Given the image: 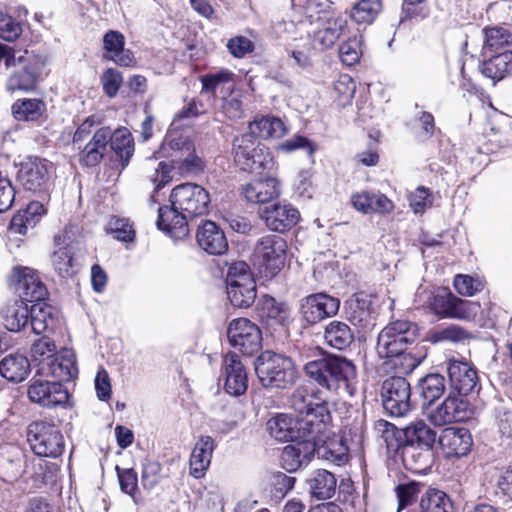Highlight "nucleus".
Here are the masks:
<instances>
[{"instance_id": "cd10ccee", "label": "nucleus", "mask_w": 512, "mask_h": 512, "mask_svg": "<svg viewBox=\"0 0 512 512\" xmlns=\"http://www.w3.org/2000/svg\"><path fill=\"white\" fill-rule=\"evenodd\" d=\"M438 442L447 457L467 455L473 443L469 430L455 427L444 429L439 436Z\"/></svg>"}, {"instance_id": "052dcab7", "label": "nucleus", "mask_w": 512, "mask_h": 512, "mask_svg": "<svg viewBox=\"0 0 512 512\" xmlns=\"http://www.w3.org/2000/svg\"><path fill=\"white\" fill-rule=\"evenodd\" d=\"M172 168L173 166L166 162L158 163V167L155 168L154 173L150 176L151 182L155 185L154 191L149 198V204L152 206L159 202L158 194L161 187L165 186L172 180Z\"/></svg>"}, {"instance_id": "79ce46f5", "label": "nucleus", "mask_w": 512, "mask_h": 512, "mask_svg": "<svg viewBox=\"0 0 512 512\" xmlns=\"http://www.w3.org/2000/svg\"><path fill=\"white\" fill-rule=\"evenodd\" d=\"M192 145L193 142L182 132L170 128L164 137L160 147V153L162 156L172 158V162L175 163L179 155H183L184 152H187Z\"/></svg>"}, {"instance_id": "a18cd8bd", "label": "nucleus", "mask_w": 512, "mask_h": 512, "mask_svg": "<svg viewBox=\"0 0 512 512\" xmlns=\"http://www.w3.org/2000/svg\"><path fill=\"white\" fill-rule=\"evenodd\" d=\"M419 395L427 401V405H433L446 389V380L439 373H430L420 378L416 385Z\"/></svg>"}, {"instance_id": "b1692460", "label": "nucleus", "mask_w": 512, "mask_h": 512, "mask_svg": "<svg viewBox=\"0 0 512 512\" xmlns=\"http://www.w3.org/2000/svg\"><path fill=\"white\" fill-rule=\"evenodd\" d=\"M78 369L75 354L70 349H62L43 368L39 376L52 377L54 382L70 381L76 377Z\"/></svg>"}, {"instance_id": "603ef678", "label": "nucleus", "mask_w": 512, "mask_h": 512, "mask_svg": "<svg viewBox=\"0 0 512 512\" xmlns=\"http://www.w3.org/2000/svg\"><path fill=\"white\" fill-rule=\"evenodd\" d=\"M382 10V0H360L350 11V18L357 24H371Z\"/></svg>"}, {"instance_id": "dca6fc26", "label": "nucleus", "mask_w": 512, "mask_h": 512, "mask_svg": "<svg viewBox=\"0 0 512 512\" xmlns=\"http://www.w3.org/2000/svg\"><path fill=\"white\" fill-rule=\"evenodd\" d=\"M447 373L451 389L459 396H467L480 390L477 371L469 362L449 359Z\"/></svg>"}, {"instance_id": "58836bf2", "label": "nucleus", "mask_w": 512, "mask_h": 512, "mask_svg": "<svg viewBox=\"0 0 512 512\" xmlns=\"http://www.w3.org/2000/svg\"><path fill=\"white\" fill-rule=\"evenodd\" d=\"M31 363L22 354H9L0 361V375L11 382H21L30 372Z\"/></svg>"}, {"instance_id": "0e129e2a", "label": "nucleus", "mask_w": 512, "mask_h": 512, "mask_svg": "<svg viewBox=\"0 0 512 512\" xmlns=\"http://www.w3.org/2000/svg\"><path fill=\"white\" fill-rule=\"evenodd\" d=\"M22 34V25L11 15L0 10V38L12 42Z\"/></svg>"}, {"instance_id": "5701e85b", "label": "nucleus", "mask_w": 512, "mask_h": 512, "mask_svg": "<svg viewBox=\"0 0 512 512\" xmlns=\"http://www.w3.org/2000/svg\"><path fill=\"white\" fill-rule=\"evenodd\" d=\"M224 389L231 396L238 397L248 388V377L244 365L235 353H228L224 358Z\"/></svg>"}, {"instance_id": "f3484780", "label": "nucleus", "mask_w": 512, "mask_h": 512, "mask_svg": "<svg viewBox=\"0 0 512 512\" xmlns=\"http://www.w3.org/2000/svg\"><path fill=\"white\" fill-rule=\"evenodd\" d=\"M52 168L46 159L29 157L20 164L18 179L26 190L40 191L48 183Z\"/></svg>"}, {"instance_id": "864d4df0", "label": "nucleus", "mask_w": 512, "mask_h": 512, "mask_svg": "<svg viewBox=\"0 0 512 512\" xmlns=\"http://www.w3.org/2000/svg\"><path fill=\"white\" fill-rule=\"evenodd\" d=\"M421 512H451L452 503L446 493L428 489L420 501Z\"/></svg>"}, {"instance_id": "2f4dec72", "label": "nucleus", "mask_w": 512, "mask_h": 512, "mask_svg": "<svg viewBox=\"0 0 512 512\" xmlns=\"http://www.w3.org/2000/svg\"><path fill=\"white\" fill-rule=\"evenodd\" d=\"M30 307L21 299L5 303L0 309L4 327L10 332H20L29 321Z\"/></svg>"}, {"instance_id": "13d9d810", "label": "nucleus", "mask_w": 512, "mask_h": 512, "mask_svg": "<svg viewBox=\"0 0 512 512\" xmlns=\"http://www.w3.org/2000/svg\"><path fill=\"white\" fill-rule=\"evenodd\" d=\"M431 449L418 446H405L403 448V460L409 469L420 472L429 466Z\"/></svg>"}, {"instance_id": "c756f323", "label": "nucleus", "mask_w": 512, "mask_h": 512, "mask_svg": "<svg viewBox=\"0 0 512 512\" xmlns=\"http://www.w3.org/2000/svg\"><path fill=\"white\" fill-rule=\"evenodd\" d=\"M350 203L356 211L362 214H385L391 212L394 208L393 202L387 196L369 191L353 193Z\"/></svg>"}, {"instance_id": "774afa93", "label": "nucleus", "mask_w": 512, "mask_h": 512, "mask_svg": "<svg viewBox=\"0 0 512 512\" xmlns=\"http://www.w3.org/2000/svg\"><path fill=\"white\" fill-rule=\"evenodd\" d=\"M233 77L234 74L227 69L203 75L201 77L202 91L214 93L220 84L232 81Z\"/></svg>"}, {"instance_id": "c03bdc74", "label": "nucleus", "mask_w": 512, "mask_h": 512, "mask_svg": "<svg viewBox=\"0 0 512 512\" xmlns=\"http://www.w3.org/2000/svg\"><path fill=\"white\" fill-rule=\"evenodd\" d=\"M285 127L281 119L277 117L264 116L256 118L249 124V133L253 139L256 137L268 139V138H280L284 135Z\"/></svg>"}, {"instance_id": "c9c22d12", "label": "nucleus", "mask_w": 512, "mask_h": 512, "mask_svg": "<svg viewBox=\"0 0 512 512\" xmlns=\"http://www.w3.org/2000/svg\"><path fill=\"white\" fill-rule=\"evenodd\" d=\"M309 492L317 500H328L336 492L337 481L331 472L318 469L311 473L307 479Z\"/></svg>"}, {"instance_id": "39448f33", "label": "nucleus", "mask_w": 512, "mask_h": 512, "mask_svg": "<svg viewBox=\"0 0 512 512\" xmlns=\"http://www.w3.org/2000/svg\"><path fill=\"white\" fill-rule=\"evenodd\" d=\"M226 292L230 303L248 308L256 299V282L249 265L244 261L230 264L226 275Z\"/></svg>"}, {"instance_id": "f8f14e48", "label": "nucleus", "mask_w": 512, "mask_h": 512, "mask_svg": "<svg viewBox=\"0 0 512 512\" xmlns=\"http://www.w3.org/2000/svg\"><path fill=\"white\" fill-rule=\"evenodd\" d=\"M382 404L393 417H403L411 410L410 383L400 376L387 378L381 387Z\"/></svg>"}, {"instance_id": "680f3d73", "label": "nucleus", "mask_w": 512, "mask_h": 512, "mask_svg": "<svg viewBox=\"0 0 512 512\" xmlns=\"http://www.w3.org/2000/svg\"><path fill=\"white\" fill-rule=\"evenodd\" d=\"M453 285L462 296H473L484 289V283L480 278L464 274H457L454 277Z\"/></svg>"}, {"instance_id": "6e6d98bb", "label": "nucleus", "mask_w": 512, "mask_h": 512, "mask_svg": "<svg viewBox=\"0 0 512 512\" xmlns=\"http://www.w3.org/2000/svg\"><path fill=\"white\" fill-rule=\"evenodd\" d=\"M73 255L74 251L54 247L50 259L54 270L60 277L69 278L75 274Z\"/></svg>"}, {"instance_id": "bf43d9fd", "label": "nucleus", "mask_w": 512, "mask_h": 512, "mask_svg": "<svg viewBox=\"0 0 512 512\" xmlns=\"http://www.w3.org/2000/svg\"><path fill=\"white\" fill-rule=\"evenodd\" d=\"M480 311L481 306L479 302L464 300L456 296L449 318L474 321Z\"/></svg>"}, {"instance_id": "7ed1b4c3", "label": "nucleus", "mask_w": 512, "mask_h": 512, "mask_svg": "<svg viewBox=\"0 0 512 512\" xmlns=\"http://www.w3.org/2000/svg\"><path fill=\"white\" fill-rule=\"evenodd\" d=\"M291 408L299 415L295 418L304 434L322 433L331 422L328 402L316 398L306 389H296L290 398Z\"/></svg>"}, {"instance_id": "4d7b16f0", "label": "nucleus", "mask_w": 512, "mask_h": 512, "mask_svg": "<svg viewBox=\"0 0 512 512\" xmlns=\"http://www.w3.org/2000/svg\"><path fill=\"white\" fill-rule=\"evenodd\" d=\"M44 103L38 99H24L12 106V113L19 121H35L43 112Z\"/></svg>"}, {"instance_id": "bb28decb", "label": "nucleus", "mask_w": 512, "mask_h": 512, "mask_svg": "<svg viewBox=\"0 0 512 512\" xmlns=\"http://www.w3.org/2000/svg\"><path fill=\"white\" fill-rule=\"evenodd\" d=\"M188 217L173 206L158 208L157 227L173 239H183L189 234Z\"/></svg>"}, {"instance_id": "f704fd0d", "label": "nucleus", "mask_w": 512, "mask_h": 512, "mask_svg": "<svg viewBox=\"0 0 512 512\" xmlns=\"http://www.w3.org/2000/svg\"><path fill=\"white\" fill-rule=\"evenodd\" d=\"M124 35L116 30H109L103 37L107 57L120 66H130L134 57L130 50L124 48Z\"/></svg>"}, {"instance_id": "f257e3e1", "label": "nucleus", "mask_w": 512, "mask_h": 512, "mask_svg": "<svg viewBox=\"0 0 512 512\" xmlns=\"http://www.w3.org/2000/svg\"><path fill=\"white\" fill-rule=\"evenodd\" d=\"M304 372L316 386L335 394L354 396L357 371L352 361L336 355L311 360L304 365Z\"/></svg>"}, {"instance_id": "7c9ffc66", "label": "nucleus", "mask_w": 512, "mask_h": 512, "mask_svg": "<svg viewBox=\"0 0 512 512\" xmlns=\"http://www.w3.org/2000/svg\"><path fill=\"white\" fill-rule=\"evenodd\" d=\"M455 295L446 288L434 291H423L418 294L419 305L426 306L430 311L441 317L449 318L452 311Z\"/></svg>"}, {"instance_id": "412c9836", "label": "nucleus", "mask_w": 512, "mask_h": 512, "mask_svg": "<svg viewBox=\"0 0 512 512\" xmlns=\"http://www.w3.org/2000/svg\"><path fill=\"white\" fill-rule=\"evenodd\" d=\"M346 24L342 17L319 18L311 33L313 48L320 51L332 48L346 28Z\"/></svg>"}, {"instance_id": "69168bd1", "label": "nucleus", "mask_w": 512, "mask_h": 512, "mask_svg": "<svg viewBox=\"0 0 512 512\" xmlns=\"http://www.w3.org/2000/svg\"><path fill=\"white\" fill-rule=\"evenodd\" d=\"M262 315L270 319L282 322L287 318V307L283 303L277 302L273 297L264 296L260 302Z\"/></svg>"}, {"instance_id": "0eeeda50", "label": "nucleus", "mask_w": 512, "mask_h": 512, "mask_svg": "<svg viewBox=\"0 0 512 512\" xmlns=\"http://www.w3.org/2000/svg\"><path fill=\"white\" fill-rule=\"evenodd\" d=\"M27 441L39 457L57 458L65 450V441L60 429L45 420L34 421L27 428Z\"/></svg>"}, {"instance_id": "4c0bfd02", "label": "nucleus", "mask_w": 512, "mask_h": 512, "mask_svg": "<svg viewBox=\"0 0 512 512\" xmlns=\"http://www.w3.org/2000/svg\"><path fill=\"white\" fill-rule=\"evenodd\" d=\"M44 214V206L38 201H32L23 211L13 216L10 229L14 233L25 235L29 229L35 227Z\"/></svg>"}, {"instance_id": "e2e57ef3", "label": "nucleus", "mask_w": 512, "mask_h": 512, "mask_svg": "<svg viewBox=\"0 0 512 512\" xmlns=\"http://www.w3.org/2000/svg\"><path fill=\"white\" fill-rule=\"evenodd\" d=\"M494 423L502 438H512V409L505 405L495 407Z\"/></svg>"}, {"instance_id": "37998d69", "label": "nucleus", "mask_w": 512, "mask_h": 512, "mask_svg": "<svg viewBox=\"0 0 512 512\" xmlns=\"http://www.w3.org/2000/svg\"><path fill=\"white\" fill-rule=\"evenodd\" d=\"M324 339L330 347L343 350L353 342L354 334L345 322L333 320L325 326Z\"/></svg>"}, {"instance_id": "4468645a", "label": "nucleus", "mask_w": 512, "mask_h": 512, "mask_svg": "<svg viewBox=\"0 0 512 512\" xmlns=\"http://www.w3.org/2000/svg\"><path fill=\"white\" fill-rule=\"evenodd\" d=\"M277 166L268 172L262 170L256 174L259 177L242 185L241 193L253 204H265L278 198L281 194V184L276 176Z\"/></svg>"}, {"instance_id": "423d86ee", "label": "nucleus", "mask_w": 512, "mask_h": 512, "mask_svg": "<svg viewBox=\"0 0 512 512\" xmlns=\"http://www.w3.org/2000/svg\"><path fill=\"white\" fill-rule=\"evenodd\" d=\"M233 156L235 164L243 171L257 173L262 170L271 172L275 168L270 152L253 139L251 135H241L233 141Z\"/></svg>"}, {"instance_id": "20e7f679", "label": "nucleus", "mask_w": 512, "mask_h": 512, "mask_svg": "<svg viewBox=\"0 0 512 512\" xmlns=\"http://www.w3.org/2000/svg\"><path fill=\"white\" fill-rule=\"evenodd\" d=\"M255 372L266 388H289L298 377L296 366L290 357L271 351H265L257 358Z\"/></svg>"}, {"instance_id": "2eb2a0df", "label": "nucleus", "mask_w": 512, "mask_h": 512, "mask_svg": "<svg viewBox=\"0 0 512 512\" xmlns=\"http://www.w3.org/2000/svg\"><path fill=\"white\" fill-rule=\"evenodd\" d=\"M340 307V300L326 293H315L304 297L300 304L303 320L310 325L335 316Z\"/></svg>"}, {"instance_id": "6ab92c4d", "label": "nucleus", "mask_w": 512, "mask_h": 512, "mask_svg": "<svg viewBox=\"0 0 512 512\" xmlns=\"http://www.w3.org/2000/svg\"><path fill=\"white\" fill-rule=\"evenodd\" d=\"M327 427L322 433L311 435L313 438L314 455L338 466L348 461V446L340 436H326Z\"/></svg>"}, {"instance_id": "aec40b11", "label": "nucleus", "mask_w": 512, "mask_h": 512, "mask_svg": "<svg viewBox=\"0 0 512 512\" xmlns=\"http://www.w3.org/2000/svg\"><path fill=\"white\" fill-rule=\"evenodd\" d=\"M14 277H16V291L21 300L26 303H39L45 299L46 286L35 270L29 267H18L14 269Z\"/></svg>"}, {"instance_id": "a211bd4d", "label": "nucleus", "mask_w": 512, "mask_h": 512, "mask_svg": "<svg viewBox=\"0 0 512 512\" xmlns=\"http://www.w3.org/2000/svg\"><path fill=\"white\" fill-rule=\"evenodd\" d=\"M28 397L32 402L50 408L65 404L69 394L62 383L37 379L34 376L28 388Z\"/></svg>"}, {"instance_id": "338daca9", "label": "nucleus", "mask_w": 512, "mask_h": 512, "mask_svg": "<svg viewBox=\"0 0 512 512\" xmlns=\"http://www.w3.org/2000/svg\"><path fill=\"white\" fill-rule=\"evenodd\" d=\"M174 164H177L179 169L185 173H196L204 168L202 159L195 154L194 144L183 155H179Z\"/></svg>"}, {"instance_id": "e433bc0d", "label": "nucleus", "mask_w": 512, "mask_h": 512, "mask_svg": "<svg viewBox=\"0 0 512 512\" xmlns=\"http://www.w3.org/2000/svg\"><path fill=\"white\" fill-rule=\"evenodd\" d=\"M29 319L32 331L40 335L47 330H53L58 319L56 308L46 303H35L30 307Z\"/></svg>"}, {"instance_id": "a19ab883", "label": "nucleus", "mask_w": 512, "mask_h": 512, "mask_svg": "<svg viewBox=\"0 0 512 512\" xmlns=\"http://www.w3.org/2000/svg\"><path fill=\"white\" fill-rule=\"evenodd\" d=\"M406 446H418L431 449L436 440V433L424 421H416L404 429Z\"/></svg>"}, {"instance_id": "9d476101", "label": "nucleus", "mask_w": 512, "mask_h": 512, "mask_svg": "<svg viewBox=\"0 0 512 512\" xmlns=\"http://www.w3.org/2000/svg\"><path fill=\"white\" fill-rule=\"evenodd\" d=\"M287 243L280 235L261 237L254 249L259 268L267 277L275 276L285 265Z\"/></svg>"}, {"instance_id": "a878e982", "label": "nucleus", "mask_w": 512, "mask_h": 512, "mask_svg": "<svg viewBox=\"0 0 512 512\" xmlns=\"http://www.w3.org/2000/svg\"><path fill=\"white\" fill-rule=\"evenodd\" d=\"M293 444L284 447L281 455L282 466L288 472H295L307 465L314 456L313 438H299Z\"/></svg>"}, {"instance_id": "393cba45", "label": "nucleus", "mask_w": 512, "mask_h": 512, "mask_svg": "<svg viewBox=\"0 0 512 512\" xmlns=\"http://www.w3.org/2000/svg\"><path fill=\"white\" fill-rule=\"evenodd\" d=\"M196 241L199 247L210 255H222L228 250L224 231L210 220H205L198 226Z\"/></svg>"}, {"instance_id": "49530a36", "label": "nucleus", "mask_w": 512, "mask_h": 512, "mask_svg": "<svg viewBox=\"0 0 512 512\" xmlns=\"http://www.w3.org/2000/svg\"><path fill=\"white\" fill-rule=\"evenodd\" d=\"M370 301L364 294H358L346 303L347 319L356 326L361 328L371 324Z\"/></svg>"}, {"instance_id": "5fc2aeb1", "label": "nucleus", "mask_w": 512, "mask_h": 512, "mask_svg": "<svg viewBox=\"0 0 512 512\" xmlns=\"http://www.w3.org/2000/svg\"><path fill=\"white\" fill-rule=\"evenodd\" d=\"M105 230L121 242H132L135 239V229L133 223L128 218L111 216Z\"/></svg>"}, {"instance_id": "f03ea898", "label": "nucleus", "mask_w": 512, "mask_h": 512, "mask_svg": "<svg viewBox=\"0 0 512 512\" xmlns=\"http://www.w3.org/2000/svg\"><path fill=\"white\" fill-rule=\"evenodd\" d=\"M418 336L415 323L405 320L391 322L378 335L377 354L380 358H390L397 373H410L418 363L410 353H406V349L416 342Z\"/></svg>"}, {"instance_id": "1a4fd4ad", "label": "nucleus", "mask_w": 512, "mask_h": 512, "mask_svg": "<svg viewBox=\"0 0 512 512\" xmlns=\"http://www.w3.org/2000/svg\"><path fill=\"white\" fill-rule=\"evenodd\" d=\"M170 203L180 209L189 219H192L208 212L210 195L204 187L198 184L183 183L172 189Z\"/></svg>"}, {"instance_id": "c85d7f7f", "label": "nucleus", "mask_w": 512, "mask_h": 512, "mask_svg": "<svg viewBox=\"0 0 512 512\" xmlns=\"http://www.w3.org/2000/svg\"><path fill=\"white\" fill-rule=\"evenodd\" d=\"M111 137L112 131L109 127L97 129L89 142L81 149L79 154L80 163L87 167L98 165L107 151Z\"/></svg>"}, {"instance_id": "4be33fe9", "label": "nucleus", "mask_w": 512, "mask_h": 512, "mask_svg": "<svg viewBox=\"0 0 512 512\" xmlns=\"http://www.w3.org/2000/svg\"><path fill=\"white\" fill-rule=\"evenodd\" d=\"M260 216L270 230L284 232L296 225L300 214L291 204L276 203L265 207Z\"/></svg>"}, {"instance_id": "9b49d317", "label": "nucleus", "mask_w": 512, "mask_h": 512, "mask_svg": "<svg viewBox=\"0 0 512 512\" xmlns=\"http://www.w3.org/2000/svg\"><path fill=\"white\" fill-rule=\"evenodd\" d=\"M6 68L10 70L6 81L7 91L29 92L35 89L39 73L35 62L27 56V51L8 56Z\"/></svg>"}, {"instance_id": "de8ad7c7", "label": "nucleus", "mask_w": 512, "mask_h": 512, "mask_svg": "<svg viewBox=\"0 0 512 512\" xmlns=\"http://www.w3.org/2000/svg\"><path fill=\"white\" fill-rule=\"evenodd\" d=\"M58 353L55 342L48 337H42L35 341L30 350L31 362L36 368V376L40 375V368L46 366L50 359Z\"/></svg>"}, {"instance_id": "ddd939ff", "label": "nucleus", "mask_w": 512, "mask_h": 512, "mask_svg": "<svg viewBox=\"0 0 512 512\" xmlns=\"http://www.w3.org/2000/svg\"><path fill=\"white\" fill-rule=\"evenodd\" d=\"M227 336L230 344L244 355H253L261 349L262 333L247 318H237L229 323Z\"/></svg>"}, {"instance_id": "09e8293b", "label": "nucleus", "mask_w": 512, "mask_h": 512, "mask_svg": "<svg viewBox=\"0 0 512 512\" xmlns=\"http://www.w3.org/2000/svg\"><path fill=\"white\" fill-rule=\"evenodd\" d=\"M109 144L111 149L121 159L122 166H127L134 153V141L131 133L126 128L117 129L112 132Z\"/></svg>"}, {"instance_id": "473e14b6", "label": "nucleus", "mask_w": 512, "mask_h": 512, "mask_svg": "<svg viewBox=\"0 0 512 512\" xmlns=\"http://www.w3.org/2000/svg\"><path fill=\"white\" fill-rule=\"evenodd\" d=\"M267 430L271 437L278 441L287 442L299 440V438L311 436L300 431L297 420L286 414H279L267 422Z\"/></svg>"}, {"instance_id": "3c124183", "label": "nucleus", "mask_w": 512, "mask_h": 512, "mask_svg": "<svg viewBox=\"0 0 512 512\" xmlns=\"http://www.w3.org/2000/svg\"><path fill=\"white\" fill-rule=\"evenodd\" d=\"M484 32V52H496L506 46L512 45V33L503 26L487 27Z\"/></svg>"}, {"instance_id": "6e6552de", "label": "nucleus", "mask_w": 512, "mask_h": 512, "mask_svg": "<svg viewBox=\"0 0 512 512\" xmlns=\"http://www.w3.org/2000/svg\"><path fill=\"white\" fill-rule=\"evenodd\" d=\"M423 414L434 426L442 427L473 418L474 406L461 396L449 395L437 405H423Z\"/></svg>"}, {"instance_id": "ea45409f", "label": "nucleus", "mask_w": 512, "mask_h": 512, "mask_svg": "<svg viewBox=\"0 0 512 512\" xmlns=\"http://www.w3.org/2000/svg\"><path fill=\"white\" fill-rule=\"evenodd\" d=\"M481 73L494 82L512 76V53L505 51L490 57L480 66Z\"/></svg>"}, {"instance_id": "8fccbe9b", "label": "nucleus", "mask_w": 512, "mask_h": 512, "mask_svg": "<svg viewBox=\"0 0 512 512\" xmlns=\"http://www.w3.org/2000/svg\"><path fill=\"white\" fill-rule=\"evenodd\" d=\"M471 338V333L463 327L450 324L446 327H439L431 331L428 335V340L432 344L439 343H462Z\"/></svg>"}, {"instance_id": "72a5a7b5", "label": "nucleus", "mask_w": 512, "mask_h": 512, "mask_svg": "<svg viewBox=\"0 0 512 512\" xmlns=\"http://www.w3.org/2000/svg\"><path fill=\"white\" fill-rule=\"evenodd\" d=\"M215 443L210 436H201L196 442L190 456V474L195 478H201L208 469Z\"/></svg>"}]
</instances>
